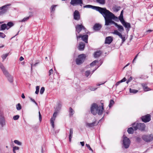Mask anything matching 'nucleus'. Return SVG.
I'll return each instance as SVG.
<instances>
[{"mask_svg": "<svg viewBox=\"0 0 153 153\" xmlns=\"http://www.w3.org/2000/svg\"><path fill=\"white\" fill-rule=\"evenodd\" d=\"M103 105L102 104L101 106H98L96 103H94L92 105L91 108V112L92 114L95 115L97 113L99 115H101L103 110Z\"/></svg>", "mask_w": 153, "mask_h": 153, "instance_id": "nucleus-2", "label": "nucleus"}, {"mask_svg": "<svg viewBox=\"0 0 153 153\" xmlns=\"http://www.w3.org/2000/svg\"><path fill=\"white\" fill-rule=\"evenodd\" d=\"M9 54V53H6L3 55L1 57L3 59V61L6 58L7 56Z\"/></svg>", "mask_w": 153, "mask_h": 153, "instance_id": "nucleus-36", "label": "nucleus"}, {"mask_svg": "<svg viewBox=\"0 0 153 153\" xmlns=\"http://www.w3.org/2000/svg\"><path fill=\"white\" fill-rule=\"evenodd\" d=\"M123 144L126 149L128 148L130 144V141L129 138H127L124 135L123 136Z\"/></svg>", "mask_w": 153, "mask_h": 153, "instance_id": "nucleus-7", "label": "nucleus"}, {"mask_svg": "<svg viewBox=\"0 0 153 153\" xmlns=\"http://www.w3.org/2000/svg\"><path fill=\"white\" fill-rule=\"evenodd\" d=\"M45 89L44 87H42L40 89V94H42L45 91Z\"/></svg>", "mask_w": 153, "mask_h": 153, "instance_id": "nucleus-42", "label": "nucleus"}, {"mask_svg": "<svg viewBox=\"0 0 153 153\" xmlns=\"http://www.w3.org/2000/svg\"><path fill=\"white\" fill-rule=\"evenodd\" d=\"M85 47V43L83 42H81L79 43V46L78 47V49L80 51H83L84 50Z\"/></svg>", "mask_w": 153, "mask_h": 153, "instance_id": "nucleus-21", "label": "nucleus"}, {"mask_svg": "<svg viewBox=\"0 0 153 153\" xmlns=\"http://www.w3.org/2000/svg\"><path fill=\"white\" fill-rule=\"evenodd\" d=\"M86 56L85 54H81L79 55L78 58L76 59V64L80 65L82 64L85 61Z\"/></svg>", "mask_w": 153, "mask_h": 153, "instance_id": "nucleus-6", "label": "nucleus"}, {"mask_svg": "<svg viewBox=\"0 0 153 153\" xmlns=\"http://www.w3.org/2000/svg\"><path fill=\"white\" fill-rule=\"evenodd\" d=\"M70 4L73 6L79 4L82 6L83 2L82 0H71Z\"/></svg>", "mask_w": 153, "mask_h": 153, "instance_id": "nucleus-10", "label": "nucleus"}, {"mask_svg": "<svg viewBox=\"0 0 153 153\" xmlns=\"http://www.w3.org/2000/svg\"><path fill=\"white\" fill-rule=\"evenodd\" d=\"M129 64V63H128L127 64V65H126L125 67H124V68H125L127 66H128Z\"/></svg>", "mask_w": 153, "mask_h": 153, "instance_id": "nucleus-64", "label": "nucleus"}, {"mask_svg": "<svg viewBox=\"0 0 153 153\" xmlns=\"http://www.w3.org/2000/svg\"><path fill=\"white\" fill-rule=\"evenodd\" d=\"M11 5L10 4H7L0 7V16L5 14L8 10L9 7Z\"/></svg>", "mask_w": 153, "mask_h": 153, "instance_id": "nucleus-5", "label": "nucleus"}, {"mask_svg": "<svg viewBox=\"0 0 153 153\" xmlns=\"http://www.w3.org/2000/svg\"><path fill=\"white\" fill-rule=\"evenodd\" d=\"M141 119L144 122H148L151 120L150 115L149 114H148L145 116H143L142 117Z\"/></svg>", "mask_w": 153, "mask_h": 153, "instance_id": "nucleus-13", "label": "nucleus"}, {"mask_svg": "<svg viewBox=\"0 0 153 153\" xmlns=\"http://www.w3.org/2000/svg\"><path fill=\"white\" fill-rule=\"evenodd\" d=\"M126 78L125 77V78H124L122 79L120 81V82H123L126 81Z\"/></svg>", "mask_w": 153, "mask_h": 153, "instance_id": "nucleus-54", "label": "nucleus"}, {"mask_svg": "<svg viewBox=\"0 0 153 153\" xmlns=\"http://www.w3.org/2000/svg\"><path fill=\"white\" fill-rule=\"evenodd\" d=\"M39 86H37L36 87V91H35V94H38L39 92Z\"/></svg>", "mask_w": 153, "mask_h": 153, "instance_id": "nucleus-40", "label": "nucleus"}, {"mask_svg": "<svg viewBox=\"0 0 153 153\" xmlns=\"http://www.w3.org/2000/svg\"><path fill=\"white\" fill-rule=\"evenodd\" d=\"M53 73V71L52 69L50 70L49 71V75L50 76L51 74H52Z\"/></svg>", "mask_w": 153, "mask_h": 153, "instance_id": "nucleus-50", "label": "nucleus"}, {"mask_svg": "<svg viewBox=\"0 0 153 153\" xmlns=\"http://www.w3.org/2000/svg\"><path fill=\"white\" fill-rule=\"evenodd\" d=\"M132 125L135 131L138 129L141 131H143L145 127V125L144 123H134L132 124Z\"/></svg>", "mask_w": 153, "mask_h": 153, "instance_id": "nucleus-4", "label": "nucleus"}, {"mask_svg": "<svg viewBox=\"0 0 153 153\" xmlns=\"http://www.w3.org/2000/svg\"><path fill=\"white\" fill-rule=\"evenodd\" d=\"M16 108L18 110H19L22 108V106L20 103H18L16 105Z\"/></svg>", "mask_w": 153, "mask_h": 153, "instance_id": "nucleus-34", "label": "nucleus"}, {"mask_svg": "<svg viewBox=\"0 0 153 153\" xmlns=\"http://www.w3.org/2000/svg\"><path fill=\"white\" fill-rule=\"evenodd\" d=\"M120 83H121V82H120V81L117 82L116 84V85L117 86Z\"/></svg>", "mask_w": 153, "mask_h": 153, "instance_id": "nucleus-58", "label": "nucleus"}, {"mask_svg": "<svg viewBox=\"0 0 153 153\" xmlns=\"http://www.w3.org/2000/svg\"><path fill=\"white\" fill-rule=\"evenodd\" d=\"M5 36V35L4 33H3L0 32V37L1 38H4Z\"/></svg>", "mask_w": 153, "mask_h": 153, "instance_id": "nucleus-47", "label": "nucleus"}, {"mask_svg": "<svg viewBox=\"0 0 153 153\" xmlns=\"http://www.w3.org/2000/svg\"><path fill=\"white\" fill-rule=\"evenodd\" d=\"M76 36L77 33H79L82 30H85V28L82 25H77L75 26Z\"/></svg>", "mask_w": 153, "mask_h": 153, "instance_id": "nucleus-9", "label": "nucleus"}, {"mask_svg": "<svg viewBox=\"0 0 153 153\" xmlns=\"http://www.w3.org/2000/svg\"><path fill=\"white\" fill-rule=\"evenodd\" d=\"M39 63V62H36V63L34 64L33 65L32 64L31 65V70H32V67L33 66H37V64H38Z\"/></svg>", "mask_w": 153, "mask_h": 153, "instance_id": "nucleus-51", "label": "nucleus"}, {"mask_svg": "<svg viewBox=\"0 0 153 153\" xmlns=\"http://www.w3.org/2000/svg\"><path fill=\"white\" fill-rule=\"evenodd\" d=\"M132 79V78L131 77H130L128 80V82H130Z\"/></svg>", "mask_w": 153, "mask_h": 153, "instance_id": "nucleus-61", "label": "nucleus"}, {"mask_svg": "<svg viewBox=\"0 0 153 153\" xmlns=\"http://www.w3.org/2000/svg\"><path fill=\"white\" fill-rule=\"evenodd\" d=\"M73 129L72 128H71L70 129V132L69 134V140L70 142H71V139L73 136Z\"/></svg>", "mask_w": 153, "mask_h": 153, "instance_id": "nucleus-26", "label": "nucleus"}, {"mask_svg": "<svg viewBox=\"0 0 153 153\" xmlns=\"http://www.w3.org/2000/svg\"><path fill=\"white\" fill-rule=\"evenodd\" d=\"M141 85H142V88L145 91H147L151 90L150 88H149L147 86V84L146 83H141Z\"/></svg>", "mask_w": 153, "mask_h": 153, "instance_id": "nucleus-19", "label": "nucleus"}, {"mask_svg": "<svg viewBox=\"0 0 153 153\" xmlns=\"http://www.w3.org/2000/svg\"><path fill=\"white\" fill-rule=\"evenodd\" d=\"M0 68L3 72L4 74L7 79L8 81L12 83L13 81V76L9 73L3 64L1 63H0Z\"/></svg>", "mask_w": 153, "mask_h": 153, "instance_id": "nucleus-3", "label": "nucleus"}, {"mask_svg": "<svg viewBox=\"0 0 153 153\" xmlns=\"http://www.w3.org/2000/svg\"><path fill=\"white\" fill-rule=\"evenodd\" d=\"M74 19L75 20H78L80 18V15L79 12L77 10H76L73 14Z\"/></svg>", "mask_w": 153, "mask_h": 153, "instance_id": "nucleus-16", "label": "nucleus"}, {"mask_svg": "<svg viewBox=\"0 0 153 153\" xmlns=\"http://www.w3.org/2000/svg\"><path fill=\"white\" fill-rule=\"evenodd\" d=\"M134 130L133 127V128L130 127L128 129L127 131L129 134H132Z\"/></svg>", "mask_w": 153, "mask_h": 153, "instance_id": "nucleus-28", "label": "nucleus"}, {"mask_svg": "<svg viewBox=\"0 0 153 153\" xmlns=\"http://www.w3.org/2000/svg\"><path fill=\"white\" fill-rule=\"evenodd\" d=\"M77 41L78 39L80 38H81L84 41L85 43H88V36L87 35L85 34L83 35H80L79 36L77 35L76 36Z\"/></svg>", "mask_w": 153, "mask_h": 153, "instance_id": "nucleus-11", "label": "nucleus"}, {"mask_svg": "<svg viewBox=\"0 0 153 153\" xmlns=\"http://www.w3.org/2000/svg\"><path fill=\"white\" fill-rule=\"evenodd\" d=\"M142 138L146 142H150L153 140V135L152 134L143 135L142 136Z\"/></svg>", "mask_w": 153, "mask_h": 153, "instance_id": "nucleus-8", "label": "nucleus"}, {"mask_svg": "<svg viewBox=\"0 0 153 153\" xmlns=\"http://www.w3.org/2000/svg\"><path fill=\"white\" fill-rule=\"evenodd\" d=\"M57 6V5H53L51 6V11H54L55 10V8Z\"/></svg>", "mask_w": 153, "mask_h": 153, "instance_id": "nucleus-33", "label": "nucleus"}, {"mask_svg": "<svg viewBox=\"0 0 153 153\" xmlns=\"http://www.w3.org/2000/svg\"><path fill=\"white\" fill-rule=\"evenodd\" d=\"M74 113V111L71 108H69V115L70 116H72Z\"/></svg>", "mask_w": 153, "mask_h": 153, "instance_id": "nucleus-32", "label": "nucleus"}, {"mask_svg": "<svg viewBox=\"0 0 153 153\" xmlns=\"http://www.w3.org/2000/svg\"><path fill=\"white\" fill-rule=\"evenodd\" d=\"M91 73L90 71H87L85 72V75L87 76L88 77L90 74Z\"/></svg>", "mask_w": 153, "mask_h": 153, "instance_id": "nucleus-46", "label": "nucleus"}, {"mask_svg": "<svg viewBox=\"0 0 153 153\" xmlns=\"http://www.w3.org/2000/svg\"><path fill=\"white\" fill-rule=\"evenodd\" d=\"M114 102L113 100H111L108 105L109 108H111V107L114 104Z\"/></svg>", "mask_w": 153, "mask_h": 153, "instance_id": "nucleus-35", "label": "nucleus"}, {"mask_svg": "<svg viewBox=\"0 0 153 153\" xmlns=\"http://www.w3.org/2000/svg\"><path fill=\"white\" fill-rule=\"evenodd\" d=\"M102 52L100 51H97L94 54V56L95 58H97L99 57L102 54Z\"/></svg>", "mask_w": 153, "mask_h": 153, "instance_id": "nucleus-24", "label": "nucleus"}, {"mask_svg": "<svg viewBox=\"0 0 153 153\" xmlns=\"http://www.w3.org/2000/svg\"><path fill=\"white\" fill-rule=\"evenodd\" d=\"M9 28H7L6 24H2L0 27V30H5L6 29H8Z\"/></svg>", "mask_w": 153, "mask_h": 153, "instance_id": "nucleus-27", "label": "nucleus"}, {"mask_svg": "<svg viewBox=\"0 0 153 153\" xmlns=\"http://www.w3.org/2000/svg\"><path fill=\"white\" fill-rule=\"evenodd\" d=\"M113 33L119 36L122 39V43H123L125 41V37L123 36L122 34L117 30H115Z\"/></svg>", "mask_w": 153, "mask_h": 153, "instance_id": "nucleus-12", "label": "nucleus"}, {"mask_svg": "<svg viewBox=\"0 0 153 153\" xmlns=\"http://www.w3.org/2000/svg\"><path fill=\"white\" fill-rule=\"evenodd\" d=\"M0 125L1 127H4L6 125V122L4 117L2 116H0Z\"/></svg>", "mask_w": 153, "mask_h": 153, "instance_id": "nucleus-18", "label": "nucleus"}, {"mask_svg": "<svg viewBox=\"0 0 153 153\" xmlns=\"http://www.w3.org/2000/svg\"><path fill=\"white\" fill-rule=\"evenodd\" d=\"M97 11H98L104 17L105 25H111L113 21L115 20L118 19L113 13L105 8L98 7Z\"/></svg>", "mask_w": 153, "mask_h": 153, "instance_id": "nucleus-1", "label": "nucleus"}, {"mask_svg": "<svg viewBox=\"0 0 153 153\" xmlns=\"http://www.w3.org/2000/svg\"><path fill=\"white\" fill-rule=\"evenodd\" d=\"M24 59V58L22 56H21L19 58V60L20 61H22Z\"/></svg>", "mask_w": 153, "mask_h": 153, "instance_id": "nucleus-56", "label": "nucleus"}, {"mask_svg": "<svg viewBox=\"0 0 153 153\" xmlns=\"http://www.w3.org/2000/svg\"><path fill=\"white\" fill-rule=\"evenodd\" d=\"M30 16L24 18L21 21V22H24L27 21L29 19Z\"/></svg>", "mask_w": 153, "mask_h": 153, "instance_id": "nucleus-43", "label": "nucleus"}, {"mask_svg": "<svg viewBox=\"0 0 153 153\" xmlns=\"http://www.w3.org/2000/svg\"><path fill=\"white\" fill-rule=\"evenodd\" d=\"M80 143L81 145L82 146H83L84 145V142H80Z\"/></svg>", "mask_w": 153, "mask_h": 153, "instance_id": "nucleus-57", "label": "nucleus"}, {"mask_svg": "<svg viewBox=\"0 0 153 153\" xmlns=\"http://www.w3.org/2000/svg\"><path fill=\"white\" fill-rule=\"evenodd\" d=\"M98 123H97L96 121H94L91 123H89L88 122L85 123V126L87 128H92L94 126L97 125Z\"/></svg>", "mask_w": 153, "mask_h": 153, "instance_id": "nucleus-14", "label": "nucleus"}, {"mask_svg": "<svg viewBox=\"0 0 153 153\" xmlns=\"http://www.w3.org/2000/svg\"><path fill=\"white\" fill-rule=\"evenodd\" d=\"M138 92V90H137L132 89L131 88L129 89V92L130 93L135 94L137 93Z\"/></svg>", "mask_w": 153, "mask_h": 153, "instance_id": "nucleus-29", "label": "nucleus"}, {"mask_svg": "<svg viewBox=\"0 0 153 153\" xmlns=\"http://www.w3.org/2000/svg\"><path fill=\"white\" fill-rule=\"evenodd\" d=\"M119 19L121 22L122 24L123 23V22H125L123 18V16H120L119 17Z\"/></svg>", "mask_w": 153, "mask_h": 153, "instance_id": "nucleus-41", "label": "nucleus"}, {"mask_svg": "<svg viewBox=\"0 0 153 153\" xmlns=\"http://www.w3.org/2000/svg\"><path fill=\"white\" fill-rule=\"evenodd\" d=\"M19 117V115H16L15 116H14L13 117V119L14 120H17Z\"/></svg>", "mask_w": 153, "mask_h": 153, "instance_id": "nucleus-44", "label": "nucleus"}, {"mask_svg": "<svg viewBox=\"0 0 153 153\" xmlns=\"http://www.w3.org/2000/svg\"><path fill=\"white\" fill-rule=\"evenodd\" d=\"M123 10H122L121 12L120 16H123Z\"/></svg>", "mask_w": 153, "mask_h": 153, "instance_id": "nucleus-60", "label": "nucleus"}, {"mask_svg": "<svg viewBox=\"0 0 153 153\" xmlns=\"http://www.w3.org/2000/svg\"><path fill=\"white\" fill-rule=\"evenodd\" d=\"M13 149L16 151L19 150V147L17 146H15L13 147Z\"/></svg>", "mask_w": 153, "mask_h": 153, "instance_id": "nucleus-52", "label": "nucleus"}, {"mask_svg": "<svg viewBox=\"0 0 153 153\" xmlns=\"http://www.w3.org/2000/svg\"><path fill=\"white\" fill-rule=\"evenodd\" d=\"M152 30H148L147 31V32L150 33V32H152Z\"/></svg>", "mask_w": 153, "mask_h": 153, "instance_id": "nucleus-62", "label": "nucleus"}, {"mask_svg": "<svg viewBox=\"0 0 153 153\" xmlns=\"http://www.w3.org/2000/svg\"><path fill=\"white\" fill-rule=\"evenodd\" d=\"M86 147L88 148V149L90 151L93 152V150L91 148L90 146L89 145V144H86Z\"/></svg>", "mask_w": 153, "mask_h": 153, "instance_id": "nucleus-48", "label": "nucleus"}, {"mask_svg": "<svg viewBox=\"0 0 153 153\" xmlns=\"http://www.w3.org/2000/svg\"><path fill=\"white\" fill-rule=\"evenodd\" d=\"M39 120L40 121H41L42 120V116H41V114L40 111H39Z\"/></svg>", "mask_w": 153, "mask_h": 153, "instance_id": "nucleus-53", "label": "nucleus"}, {"mask_svg": "<svg viewBox=\"0 0 153 153\" xmlns=\"http://www.w3.org/2000/svg\"><path fill=\"white\" fill-rule=\"evenodd\" d=\"M97 88H95L94 87H91L90 88V89L91 91H94L97 89Z\"/></svg>", "mask_w": 153, "mask_h": 153, "instance_id": "nucleus-49", "label": "nucleus"}, {"mask_svg": "<svg viewBox=\"0 0 153 153\" xmlns=\"http://www.w3.org/2000/svg\"><path fill=\"white\" fill-rule=\"evenodd\" d=\"M21 97L23 99H24L25 98L24 94L23 93L22 94Z\"/></svg>", "mask_w": 153, "mask_h": 153, "instance_id": "nucleus-59", "label": "nucleus"}, {"mask_svg": "<svg viewBox=\"0 0 153 153\" xmlns=\"http://www.w3.org/2000/svg\"><path fill=\"white\" fill-rule=\"evenodd\" d=\"M98 61L96 60H94L90 64V65L91 66H94L95 65H96V63Z\"/></svg>", "mask_w": 153, "mask_h": 153, "instance_id": "nucleus-39", "label": "nucleus"}, {"mask_svg": "<svg viewBox=\"0 0 153 153\" xmlns=\"http://www.w3.org/2000/svg\"><path fill=\"white\" fill-rule=\"evenodd\" d=\"M96 7L95 6H93L91 5H87L83 7L84 8H91L95 10H97V7Z\"/></svg>", "mask_w": 153, "mask_h": 153, "instance_id": "nucleus-22", "label": "nucleus"}, {"mask_svg": "<svg viewBox=\"0 0 153 153\" xmlns=\"http://www.w3.org/2000/svg\"><path fill=\"white\" fill-rule=\"evenodd\" d=\"M14 143L19 146H21L22 145V143L17 140H15L14 141Z\"/></svg>", "mask_w": 153, "mask_h": 153, "instance_id": "nucleus-37", "label": "nucleus"}, {"mask_svg": "<svg viewBox=\"0 0 153 153\" xmlns=\"http://www.w3.org/2000/svg\"><path fill=\"white\" fill-rule=\"evenodd\" d=\"M111 24H114L118 28V30L119 31L121 32L123 31L124 30L123 27L122 25H118L117 23H115L114 21H113L111 23Z\"/></svg>", "mask_w": 153, "mask_h": 153, "instance_id": "nucleus-17", "label": "nucleus"}, {"mask_svg": "<svg viewBox=\"0 0 153 153\" xmlns=\"http://www.w3.org/2000/svg\"><path fill=\"white\" fill-rule=\"evenodd\" d=\"M124 27L127 29H129L131 27V25L129 23L126 22L125 21L122 24Z\"/></svg>", "mask_w": 153, "mask_h": 153, "instance_id": "nucleus-25", "label": "nucleus"}, {"mask_svg": "<svg viewBox=\"0 0 153 153\" xmlns=\"http://www.w3.org/2000/svg\"><path fill=\"white\" fill-rule=\"evenodd\" d=\"M101 27V25L98 24H95L94 26V29L95 30H100Z\"/></svg>", "mask_w": 153, "mask_h": 153, "instance_id": "nucleus-23", "label": "nucleus"}, {"mask_svg": "<svg viewBox=\"0 0 153 153\" xmlns=\"http://www.w3.org/2000/svg\"><path fill=\"white\" fill-rule=\"evenodd\" d=\"M29 98L30 99V100L31 101L33 102L36 105H38V104L35 101L34 99H33L31 97H29Z\"/></svg>", "mask_w": 153, "mask_h": 153, "instance_id": "nucleus-45", "label": "nucleus"}, {"mask_svg": "<svg viewBox=\"0 0 153 153\" xmlns=\"http://www.w3.org/2000/svg\"><path fill=\"white\" fill-rule=\"evenodd\" d=\"M96 2L101 4H104L105 3V0H96Z\"/></svg>", "mask_w": 153, "mask_h": 153, "instance_id": "nucleus-30", "label": "nucleus"}, {"mask_svg": "<svg viewBox=\"0 0 153 153\" xmlns=\"http://www.w3.org/2000/svg\"><path fill=\"white\" fill-rule=\"evenodd\" d=\"M7 26H9V28H10V27H12V26H13V24L12 22H8L7 23Z\"/></svg>", "mask_w": 153, "mask_h": 153, "instance_id": "nucleus-38", "label": "nucleus"}, {"mask_svg": "<svg viewBox=\"0 0 153 153\" xmlns=\"http://www.w3.org/2000/svg\"><path fill=\"white\" fill-rule=\"evenodd\" d=\"M140 138L139 137H137L136 138V140L138 142H140Z\"/></svg>", "mask_w": 153, "mask_h": 153, "instance_id": "nucleus-55", "label": "nucleus"}, {"mask_svg": "<svg viewBox=\"0 0 153 153\" xmlns=\"http://www.w3.org/2000/svg\"><path fill=\"white\" fill-rule=\"evenodd\" d=\"M13 153H16V150H15L13 149Z\"/></svg>", "mask_w": 153, "mask_h": 153, "instance_id": "nucleus-63", "label": "nucleus"}, {"mask_svg": "<svg viewBox=\"0 0 153 153\" xmlns=\"http://www.w3.org/2000/svg\"><path fill=\"white\" fill-rule=\"evenodd\" d=\"M113 38L111 36H108L105 38V43L110 44L112 41Z\"/></svg>", "mask_w": 153, "mask_h": 153, "instance_id": "nucleus-20", "label": "nucleus"}, {"mask_svg": "<svg viewBox=\"0 0 153 153\" xmlns=\"http://www.w3.org/2000/svg\"><path fill=\"white\" fill-rule=\"evenodd\" d=\"M57 114V112H55L53 115V117L51 118V124L54 130V121L55 120Z\"/></svg>", "mask_w": 153, "mask_h": 153, "instance_id": "nucleus-15", "label": "nucleus"}, {"mask_svg": "<svg viewBox=\"0 0 153 153\" xmlns=\"http://www.w3.org/2000/svg\"><path fill=\"white\" fill-rule=\"evenodd\" d=\"M121 7L120 6H115L113 8V10L115 12H117L120 9Z\"/></svg>", "mask_w": 153, "mask_h": 153, "instance_id": "nucleus-31", "label": "nucleus"}]
</instances>
